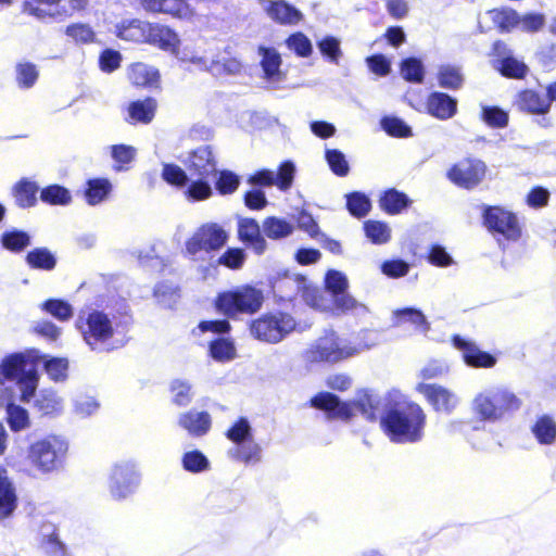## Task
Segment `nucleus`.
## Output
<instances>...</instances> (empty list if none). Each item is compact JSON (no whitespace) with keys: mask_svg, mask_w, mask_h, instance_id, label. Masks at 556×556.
<instances>
[{"mask_svg":"<svg viewBox=\"0 0 556 556\" xmlns=\"http://www.w3.org/2000/svg\"><path fill=\"white\" fill-rule=\"evenodd\" d=\"M111 155L115 161V170L121 172L128 168V165L135 160L136 149L127 144H114L111 147Z\"/></svg>","mask_w":556,"mask_h":556,"instance_id":"603ef678","label":"nucleus"},{"mask_svg":"<svg viewBox=\"0 0 556 556\" xmlns=\"http://www.w3.org/2000/svg\"><path fill=\"white\" fill-rule=\"evenodd\" d=\"M263 230L268 238L278 240L290 236L294 227L286 219L270 216L264 220Z\"/></svg>","mask_w":556,"mask_h":556,"instance_id":"58836bf2","label":"nucleus"},{"mask_svg":"<svg viewBox=\"0 0 556 556\" xmlns=\"http://www.w3.org/2000/svg\"><path fill=\"white\" fill-rule=\"evenodd\" d=\"M412 201L406 193L390 188L379 198L380 208L389 215H397L410 205Z\"/></svg>","mask_w":556,"mask_h":556,"instance_id":"cd10ccee","label":"nucleus"},{"mask_svg":"<svg viewBox=\"0 0 556 556\" xmlns=\"http://www.w3.org/2000/svg\"><path fill=\"white\" fill-rule=\"evenodd\" d=\"M42 308L61 321H67L73 316L72 305L61 299H49L42 304Z\"/></svg>","mask_w":556,"mask_h":556,"instance_id":"5fc2aeb1","label":"nucleus"},{"mask_svg":"<svg viewBox=\"0 0 556 556\" xmlns=\"http://www.w3.org/2000/svg\"><path fill=\"white\" fill-rule=\"evenodd\" d=\"M295 222L298 228L305 231L311 238L315 239L320 235L319 226L311 213L304 210L301 211L298 214Z\"/></svg>","mask_w":556,"mask_h":556,"instance_id":"774afa93","label":"nucleus"},{"mask_svg":"<svg viewBox=\"0 0 556 556\" xmlns=\"http://www.w3.org/2000/svg\"><path fill=\"white\" fill-rule=\"evenodd\" d=\"M228 240L227 232L217 224H204L186 241V251L195 255L201 251L207 253L220 250Z\"/></svg>","mask_w":556,"mask_h":556,"instance_id":"9b49d317","label":"nucleus"},{"mask_svg":"<svg viewBox=\"0 0 556 556\" xmlns=\"http://www.w3.org/2000/svg\"><path fill=\"white\" fill-rule=\"evenodd\" d=\"M131 324L129 314L115 321L102 309L87 308L79 311L75 328L91 351L109 353L125 344Z\"/></svg>","mask_w":556,"mask_h":556,"instance_id":"7ed1b4c3","label":"nucleus"},{"mask_svg":"<svg viewBox=\"0 0 556 556\" xmlns=\"http://www.w3.org/2000/svg\"><path fill=\"white\" fill-rule=\"evenodd\" d=\"M294 176V164L291 161H285L278 166L274 185L281 191H288L293 185Z\"/></svg>","mask_w":556,"mask_h":556,"instance_id":"13d9d810","label":"nucleus"},{"mask_svg":"<svg viewBox=\"0 0 556 556\" xmlns=\"http://www.w3.org/2000/svg\"><path fill=\"white\" fill-rule=\"evenodd\" d=\"M346 208L352 216L362 218L369 213L371 203L366 194L354 191L346 195Z\"/></svg>","mask_w":556,"mask_h":556,"instance_id":"a18cd8bd","label":"nucleus"},{"mask_svg":"<svg viewBox=\"0 0 556 556\" xmlns=\"http://www.w3.org/2000/svg\"><path fill=\"white\" fill-rule=\"evenodd\" d=\"M325 289L332 295L343 293L349 289V281L344 274L330 269L325 276Z\"/></svg>","mask_w":556,"mask_h":556,"instance_id":"4d7b16f0","label":"nucleus"},{"mask_svg":"<svg viewBox=\"0 0 556 556\" xmlns=\"http://www.w3.org/2000/svg\"><path fill=\"white\" fill-rule=\"evenodd\" d=\"M327 163L333 174L344 177L349 174L350 167L344 154L337 149L326 151Z\"/></svg>","mask_w":556,"mask_h":556,"instance_id":"680f3d73","label":"nucleus"},{"mask_svg":"<svg viewBox=\"0 0 556 556\" xmlns=\"http://www.w3.org/2000/svg\"><path fill=\"white\" fill-rule=\"evenodd\" d=\"M428 416L424 407L404 395L389 397L379 418L382 433L394 444H415L426 434Z\"/></svg>","mask_w":556,"mask_h":556,"instance_id":"f03ea898","label":"nucleus"},{"mask_svg":"<svg viewBox=\"0 0 556 556\" xmlns=\"http://www.w3.org/2000/svg\"><path fill=\"white\" fill-rule=\"evenodd\" d=\"M452 344L455 349L462 352L464 363L472 368H492L495 366L497 359L489 352L482 351L471 340L465 339L459 334H454L451 338Z\"/></svg>","mask_w":556,"mask_h":556,"instance_id":"f8f14e48","label":"nucleus"},{"mask_svg":"<svg viewBox=\"0 0 556 556\" xmlns=\"http://www.w3.org/2000/svg\"><path fill=\"white\" fill-rule=\"evenodd\" d=\"M381 271L389 278H401L408 274L409 264L401 258L387 260L381 264Z\"/></svg>","mask_w":556,"mask_h":556,"instance_id":"69168bd1","label":"nucleus"},{"mask_svg":"<svg viewBox=\"0 0 556 556\" xmlns=\"http://www.w3.org/2000/svg\"><path fill=\"white\" fill-rule=\"evenodd\" d=\"M300 296L309 307L319 312H328V300L318 287L313 285H303L300 288Z\"/></svg>","mask_w":556,"mask_h":556,"instance_id":"4c0bfd02","label":"nucleus"},{"mask_svg":"<svg viewBox=\"0 0 556 556\" xmlns=\"http://www.w3.org/2000/svg\"><path fill=\"white\" fill-rule=\"evenodd\" d=\"M260 54L262 55L261 66L266 79H277L280 75L281 56L274 48L260 47Z\"/></svg>","mask_w":556,"mask_h":556,"instance_id":"72a5a7b5","label":"nucleus"},{"mask_svg":"<svg viewBox=\"0 0 556 556\" xmlns=\"http://www.w3.org/2000/svg\"><path fill=\"white\" fill-rule=\"evenodd\" d=\"M236 349L233 343L225 338H218L210 343V355L218 362H227L235 357Z\"/></svg>","mask_w":556,"mask_h":556,"instance_id":"3c124183","label":"nucleus"},{"mask_svg":"<svg viewBox=\"0 0 556 556\" xmlns=\"http://www.w3.org/2000/svg\"><path fill=\"white\" fill-rule=\"evenodd\" d=\"M157 101L152 97L131 101L127 108L126 122L129 124H150L155 117Z\"/></svg>","mask_w":556,"mask_h":556,"instance_id":"6ab92c4d","label":"nucleus"},{"mask_svg":"<svg viewBox=\"0 0 556 556\" xmlns=\"http://www.w3.org/2000/svg\"><path fill=\"white\" fill-rule=\"evenodd\" d=\"M416 390L425 396L434 412L451 414L457 405L455 394L440 384L419 383Z\"/></svg>","mask_w":556,"mask_h":556,"instance_id":"ddd939ff","label":"nucleus"},{"mask_svg":"<svg viewBox=\"0 0 556 556\" xmlns=\"http://www.w3.org/2000/svg\"><path fill=\"white\" fill-rule=\"evenodd\" d=\"M30 243V237L23 230L5 231L1 236V244L11 252H22Z\"/></svg>","mask_w":556,"mask_h":556,"instance_id":"37998d69","label":"nucleus"},{"mask_svg":"<svg viewBox=\"0 0 556 556\" xmlns=\"http://www.w3.org/2000/svg\"><path fill=\"white\" fill-rule=\"evenodd\" d=\"M147 34L146 45L170 54H178L180 38L169 26L150 22Z\"/></svg>","mask_w":556,"mask_h":556,"instance_id":"4468645a","label":"nucleus"},{"mask_svg":"<svg viewBox=\"0 0 556 556\" xmlns=\"http://www.w3.org/2000/svg\"><path fill=\"white\" fill-rule=\"evenodd\" d=\"M328 307V313L334 316L368 312V307L364 303L358 302L348 291L332 295Z\"/></svg>","mask_w":556,"mask_h":556,"instance_id":"bb28decb","label":"nucleus"},{"mask_svg":"<svg viewBox=\"0 0 556 556\" xmlns=\"http://www.w3.org/2000/svg\"><path fill=\"white\" fill-rule=\"evenodd\" d=\"M186 169L175 163L162 166L161 177L170 187L184 190L186 199L199 202L213 195L212 179L218 174V155L211 144L191 150L185 162Z\"/></svg>","mask_w":556,"mask_h":556,"instance_id":"f257e3e1","label":"nucleus"},{"mask_svg":"<svg viewBox=\"0 0 556 556\" xmlns=\"http://www.w3.org/2000/svg\"><path fill=\"white\" fill-rule=\"evenodd\" d=\"M178 424L192 437L205 435L212 427V418L207 412L189 410L179 416Z\"/></svg>","mask_w":556,"mask_h":556,"instance_id":"412c9836","label":"nucleus"},{"mask_svg":"<svg viewBox=\"0 0 556 556\" xmlns=\"http://www.w3.org/2000/svg\"><path fill=\"white\" fill-rule=\"evenodd\" d=\"M214 307L228 318H232L243 313V291H223L214 300Z\"/></svg>","mask_w":556,"mask_h":556,"instance_id":"b1692460","label":"nucleus"},{"mask_svg":"<svg viewBox=\"0 0 556 556\" xmlns=\"http://www.w3.org/2000/svg\"><path fill=\"white\" fill-rule=\"evenodd\" d=\"M108 178H91L86 181L84 198L89 205H97L106 200L112 192Z\"/></svg>","mask_w":556,"mask_h":556,"instance_id":"c85d7f7f","label":"nucleus"},{"mask_svg":"<svg viewBox=\"0 0 556 556\" xmlns=\"http://www.w3.org/2000/svg\"><path fill=\"white\" fill-rule=\"evenodd\" d=\"M122 54L114 49H104L99 55V67L104 73H113L121 67Z\"/></svg>","mask_w":556,"mask_h":556,"instance_id":"0e129e2a","label":"nucleus"},{"mask_svg":"<svg viewBox=\"0 0 556 556\" xmlns=\"http://www.w3.org/2000/svg\"><path fill=\"white\" fill-rule=\"evenodd\" d=\"M150 22L139 18L122 21L116 25L115 35L124 41L136 45H146Z\"/></svg>","mask_w":556,"mask_h":556,"instance_id":"aec40b11","label":"nucleus"},{"mask_svg":"<svg viewBox=\"0 0 556 556\" xmlns=\"http://www.w3.org/2000/svg\"><path fill=\"white\" fill-rule=\"evenodd\" d=\"M25 262L31 269L53 270L56 266V258L54 254L45 247L35 248L27 252Z\"/></svg>","mask_w":556,"mask_h":556,"instance_id":"c756f323","label":"nucleus"},{"mask_svg":"<svg viewBox=\"0 0 556 556\" xmlns=\"http://www.w3.org/2000/svg\"><path fill=\"white\" fill-rule=\"evenodd\" d=\"M473 410L481 420L495 421L520 409L522 401L510 390L501 388L479 393L473 399Z\"/></svg>","mask_w":556,"mask_h":556,"instance_id":"0eeeda50","label":"nucleus"},{"mask_svg":"<svg viewBox=\"0 0 556 556\" xmlns=\"http://www.w3.org/2000/svg\"><path fill=\"white\" fill-rule=\"evenodd\" d=\"M289 50L293 51L299 58H308L313 53V46L309 38L302 31L291 34L286 39Z\"/></svg>","mask_w":556,"mask_h":556,"instance_id":"de8ad7c7","label":"nucleus"},{"mask_svg":"<svg viewBox=\"0 0 556 556\" xmlns=\"http://www.w3.org/2000/svg\"><path fill=\"white\" fill-rule=\"evenodd\" d=\"M426 112L439 121L453 118L458 112L457 99L442 91H432L426 99Z\"/></svg>","mask_w":556,"mask_h":556,"instance_id":"dca6fc26","label":"nucleus"},{"mask_svg":"<svg viewBox=\"0 0 556 556\" xmlns=\"http://www.w3.org/2000/svg\"><path fill=\"white\" fill-rule=\"evenodd\" d=\"M532 432L540 444L549 445L556 440V422L552 417L543 415L532 426Z\"/></svg>","mask_w":556,"mask_h":556,"instance_id":"c9c22d12","label":"nucleus"},{"mask_svg":"<svg viewBox=\"0 0 556 556\" xmlns=\"http://www.w3.org/2000/svg\"><path fill=\"white\" fill-rule=\"evenodd\" d=\"M182 467L186 471L199 473L210 468L207 457L199 450L186 452L181 458Z\"/></svg>","mask_w":556,"mask_h":556,"instance_id":"09e8293b","label":"nucleus"},{"mask_svg":"<svg viewBox=\"0 0 556 556\" xmlns=\"http://www.w3.org/2000/svg\"><path fill=\"white\" fill-rule=\"evenodd\" d=\"M68 362L66 358L52 357L45 362V370L54 381H63L67 377Z\"/></svg>","mask_w":556,"mask_h":556,"instance_id":"e2e57ef3","label":"nucleus"},{"mask_svg":"<svg viewBox=\"0 0 556 556\" xmlns=\"http://www.w3.org/2000/svg\"><path fill=\"white\" fill-rule=\"evenodd\" d=\"M40 200L52 206H64L72 202V194L67 188L52 184L40 190Z\"/></svg>","mask_w":556,"mask_h":556,"instance_id":"f704fd0d","label":"nucleus"},{"mask_svg":"<svg viewBox=\"0 0 556 556\" xmlns=\"http://www.w3.org/2000/svg\"><path fill=\"white\" fill-rule=\"evenodd\" d=\"M128 78L137 87L159 88L161 75L157 68L142 62H137L129 66Z\"/></svg>","mask_w":556,"mask_h":556,"instance_id":"4be33fe9","label":"nucleus"},{"mask_svg":"<svg viewBox=\"0 0 556 556\" xmlns=\"http://www.w3.org/2000/svg\"><path fill=\"white\" fill-rule=\"evenodd\" d=\"M34 408L41 416H53L59 414L62 409L61 400L56 396L54 391L41 390L35 397Z\"/></svg>","mask_w":556,"mask_h":556,"instance_id":"473e14b6","label":"nucleus"},{"mask_svg":"<svg viewBox=\"0 0 556 556\" xmlns=\"http://www.w3.org/2000/svg\"><path fill=\"white\" fill-rule=\"evenodd\" d=\"M438 84L441 88L450 90H458L465 83L462 68L452 64H443L437 73Z\"/></svg>","mask_w":556,"mask_h":556,"instance_id":"7c9ffc66","label":"nucleus"},{"mask_svg":"<svg viewBox=\"0 0 556 556\" xmlns=\"http://www.w3.org/2000/svg\"><path fill=\"white\" fill-rule=\"evenodd\" d=\"M401 75L404 80L413 84H421L425 79V68L422 62L414 56L404 59L400 66Z\"/></svg>","mask_w":556,"mask_h":556,"instance_id":"a19ab883","label":"nucleus"},{"mask_svg":"<svg viewBox=\"0 0 556 556\" xmlns=\"http://www.w3.org/2000/svg\"><path fill=\"white\" fill-rule=\"evenodd\" d=\"M245 245L252 248L256 254H262L266 249V241L260 233L258 225L248 218H245Z\"/></svg>","mask_w":556,"mask_h":556,"instance_id":"864d4df0","label":"nucleus"},{"mask_svg":"<svg viewBox=\"0 0 556 556\" xmlns=\"http://www.w3.org/2000/svg\"><path fill=\"white\" fill-rule=\"evenodd\" d=\"M515 105L518 111L531 115H545L551 111L546 94L531 88H525L517 92Z\"/></svg>","mask_w":556,"mask_h":556,"instance_id":"f3484780","label":"nucleus"},{"mask_svg":"<svg viewBox=\"0 0 556 556\" xmlns=\"http://www.w3.org/2000/svg\"><path fill=\"white\" fill-rule=\"evenodd\" d=\"M498 72L505 78L525 79L528 75L529 67L526 63L514 56H506L501 61Z\"/></svg>","mask_w":556,"mask_h":556,"instance_id":"79ce46f5","label":"nucleus"},{"mask_svg":"<svg viewBox=\"0 0 556 556\" xmlns=\"http://www.w3.org/2000/svg\"><path fill=\"white\" fill-rule=\"evenodd\" d=\"M215 182V188L220 194H230L235 192L240 185L239 177L230 170L218 169V174L215 179H212Z\"/></svg>","mask_w":556,"mask_h":556,"instance_id":"6e6d98bb","label":"nucleus"},{"mask_svg":"<svg viewBox=\"0 0 556 556\" xmlns=\"http://www.w3.org/2000/svg\"><path fill=\"white\" fill-rule=\"evenodd\" d=\"M65 35L77 45H88L96 40L93 29L84 23H73L66 26Z\"/></svg>","mask_w":556,"mask_h":556,"instance_id":"8fccbe9b","label":"nucleus"},{"mask_svg":"<svg viewBox=\"0 0 556 556\" xmlns=\"http://www.w3.org/2000/svg\"><path fill=\"white\" fill-rule=\"evenodd\" d=\"M481 217L483 226L493 236H501L510 242L521 239L522 225L513 211L501 205H482Z\"/></svg>","mask_w":556,"mask_h":556,"instance_id":"6e6552de","label":"nucleus"},{"mask_svg":"<svg viewBox=\"0 0 556 556\" xmlns=\"http://www.w3.org/2000/svg\"><path fill=\"white\" fill-rule=\"evenodd\" d=\"M357 350L341 345L337 338H324L313 350L312 358L316 362L337 363L353 356Z\"/></svg>","mask_w":556,"mask_h":556,"instance_id":"2eb2a0df","label":"nucleus"},{"mask_svg":"<svg viewBox=\"0 0 556 556\" xmlns=\"http://www.w3.org/2000/svg\"><path fill=\"white\" fill-rule=\"evenodd\" d=\"M243 264V249L229 248L216 261V265L239 269Z\"/></svg>","mask_w":556,"mask_h":556,"instance_id":"338daca9","label":"nucleus"},{"mask_svg":"<svg viewBox=\"0 0 556 556\" xmlns=\"http://www.w3.org/2000/svg\"><path fill=\"white\" fill-rule=\"evenodd\" d=\"M320 53L330 62L338 63L342 55L340 41L333 36H326L317 42Z\"/></svg>","mask_w":556,"mask_h":556,"instance_id":"052dcab7","label":"nucleus"},{"mask_svg":"<svg viewBox=\"0 0 556 556\" xmlns=\"http://www.w3.org/2000/svg\"><path fill=\"white\" fill-rule=\"evenodd\" d=\"M68 454V442L61 435L47 434L31 442L26 459L37 471L48 475L61 470Z\"/></svg>","mask_w":556,"mask_h":556,"instance_id":"423d86ee","label":"nucleus"},{"mask_svg":"<svg viewBox=\"0 0 556 556\" xmlns=\"http://www.w3.org/2000/svg\"><path fill=\"white\" fill-rule=\"evenodd\" d=\"M486 164L477 157L467 156L454 163L447 170V179L455 186L471 190L485 178Z\"/></svg>","mask_w":556,"mask_h":556,"instance_id":"9d476101","label":"nucleus"},{"mask_svg":"<svg viewBox=\"0 0 556 556\" xmlns=\"http://www.w3.org/2000/svg\"><path fill=\"white\" fill-rule=\"evenodd\" d=\"M366 237L374 244H384L391 239V229L381 220H366L363 225Z\"/></svg>","mask_w":556,"mask_h":556,"instance_id":"ea45409f","label":"nucleus"},{"mask_svg":"<svg viewBox=\"0 0 556 556\" xmlns=\"http://www.w3.org/2000/svg\"><path fill=\"white\" fill-rule=\"evenodd\" d=\"M16 83L22 89L34 87L39 77L37 66L31 62H21L15 66Z\"/></svg>","mask_w":556,"mask_h":556,"instance_id":"c03bdc74","label":"nucleus"},{"mask_svg":"<svg viewBox=\"0 0 556 556\" xmlns=\"http://www.w3.org/2000/svg\"><path fill=\"white\" fill-rule=\"evenodd\" d=\"M137 3L148 13L166 14L181 17L188 9L184 0H137Z\"/></svg>","mask_w":556,"mask_h":556,"instance_id":"5701e85b","label":"nucleus"},{"mask_svg":"<svg viewBox=\"0 0 556 556\" xmlns=\"http://www.w3.org/2000/svg\"><path fill=\"white\" fill-rule=\"evenodd\" d=\"M268 15L279 24L294 25L302 21L303 14L285 0H273L267 7Z\"/></svg>","mask_w":556,"mask_h":556,"instance_id":"393cba45","label":"nucleus"},{"mask_svg":"<svg viewBox=\"0 0 556 556\" xmlns=\"http://www.w3.org/2000/svg\"><path fill=\"white\" fill-rule=\"evenodd\" d=\"M296 323L294 318L285 312L264 314L249 325L251 334L267 343H278L288 333L294 330Z\"/></svg>","mask_w":556,"mask_h":556,"instance_id":"1a4fd4ad","label":"nucleus"},{"mask_svg":"<svg viewBox=\"0 0 556 556\" xmlns=\"http://www.w3.org/2000/svg\"><path fill=\"white\" fill-rule=\"evenodd\" d=\"M308 405L324 412L328 420L349 422L354 417L356 408L368 422H377L380 418V399L369 390H359L353 401H342L337 394L320 391L312 396Z\"/></svg>","mask_w":556,"mask_h":556,"instance_id":"20e7f679","label":"nucleus"},{"mask_svg":"<svg viewBox=\"0 0 556 556\" xmlns=\"http://www.w3.org/2000/svg\"><path fill=\"white\" fill-rule=\"evenodd\" d=\"M39 187L27 178L17 180L12 187V195L20 208H29L37 204Z\"/></svg>","mask_w":556,"mask_h":556,"instance_id":"a878e982","label":"nucleus"},{"mask_svg":"<svg viewBox=\"0 0 556 556\" xmlns=\"http://www.w3.org/2000/svg\"><path fill=\"white\" fill-rule=\"evenodd\" d=\"M481 119L491 128H505L508 125V113L500 106L486 105L482 108Z\"/></svg>","mask_w":556,"mask_h":556,"instance_id":"49530a36","label":"nucleus"},{"mask_svg":"<svg viewBox=\"0 0 556 556\" xmlns=\"http://www.w3.org/2000/svg\"><path fill=\"white\" fill-rule=\"evenodd\" d=\"M384 131L395 138H408L413 135L412 128L399 117H384L382 119Z\"/></svg>","mask_w":556,"mask_h":556,"instance_id":"bf43d9fd","label":"nucleus"},{"mask_svg":"<svg viewBox=\"0 0 556 556\" xmlns=\"http://www.w3.org/2000/svg\"><path fill=\"white\" fill-rule=\"evenodd\" d=\"M18 506V495L4 466H0V520L11 517Z\"/></svg>","mask_w":556,"mask_h":556,"instance_id":"a211bd4d","label":"nucleus"},{"mask_svg":"<svg viewBox=\"0 0 556 556\" xmlns=\"http://www.w3.org/2000/svg\"><path fill=\"white\" fill-rule=\"evenodd\" d=\"M7 422L13 432H20L30 426L29 415L26 408L10 402L5 406Z\"/></svg>","mask_w":556,"mask_h":556,"instance_id":"e433bc0d","label":"nucleus"},{"mask_svg":"<svg viewBox=\"0 0 556 556\" xmlns=\"http://www.w3.org/2000/svg\"><path fill=\"white\" fill-rule=\"evenodd\" d=\"M39 356L35 350L7 354L0 361V382L14 381L20 387V401L29 403L36 395Z\"/></svg>","mask_w":556,"mask_h":556,"instance_id":"39448f33","label":"nucleus"},{"mask_svg":"<svg viewBox=\"0 0 556 556\" xmlns=\"http://www.w3.org/2000/svg\"><path fill=\"white\" fill-rule=\"evenodd\" d=\"M490 15L500 33H509L520 25V15L510 8L493 9Z\"/></svg>","mask_w":556,"mask_h":556,"instance_id":"2f4dec72","label":"nucleus"}]
</instances>
